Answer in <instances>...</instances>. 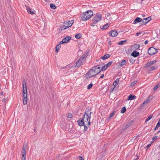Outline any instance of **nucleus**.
I'll return each mask as SVG.
<instances>
[{"label": "nucleus", "mask_w": 160, "mask_h": 160, "mask_svg": "<svg viewBox=\"0 0 160 160\" xmlns=\"http://www.w3.org/2000/svg\"><path fill=\"white\" fill-rule=\"evenodd\" d=\"M84 114L82 118H80L77 121L78 125L80 126H82L84 124V120L85 119V116L87 117V120L90 119L91 117V115L92 113L91 108H87L85 111Z\"/></svg>", "instance_id": "nucleus-1"}, {"label": "nucleus", "mask_w": 160, "mask_h": 160, "mask_svg": "<svg viewBox=\"0 0 160 160\" xmlns=\"http://www.w3.org/2000/svg\"><path fill=\"white\" fill-rule=\"evenodd\" d=\"M22 93H23V104H26L27 103V92L26 82L25 81H23L22 82Z\"/></svg>", "instance_id": "nucleus-2"}, {"label": "nucleus", "mask_w": 160, "mask_h": 160, "mask_svg": "<svg viewBox=\"0 0 160 160\" xmlns=\"http://www.w3.org/2000/svg\"><path fill=\"white\" fill-rule=\"evenodd\" d=\"M93 15V12L92 11H88L81 14L80 18L82 20L86 21L90 19Z\"/></svg>", "instance_id": "nucleus-3"}, {"label": "nucleus", "mask_w": 160, "mask_h": 160, "mask_svg": "<svg viewBox=\"0 0 160 160\" xmlns=\"http://www.w3.org/2000/svg\"><path fill=\"white\" fill-rule=\"evenodd\" d=\"M95 76L97 77L96 74L95 73L92 68L90 69L85 75V77L88 79Z\"/></svg>", "instance_id": "nucleus-4"}, {"label": "nucleus", "mask_w": 160, "mask_h": 160, "mask_svg": "<svg viewBox=\"0 0 160 160\" xmlns=\"http://www.w3.org/2000/svg\"><path fill=\"white\" fill-rule=\"evenodd\" d=\"M100 65H97L92 68V69L95 72V73L96 74L97 77H99V73L101 71H102V68L99 67Z\"/></svg>", "instance_id": "nucleus-5"}, {"label": "nucleus", "mask_w": 160, "mask_h": 160, "mask_svg": "<svg viewBox=\"0 0 160 160\" xmlns=\"http://www.w3.org/2000/svg\"><path fill=\"white\" fill-rule=\"evenodd\" d=\"M73 23V20L67 21L65 23L67 25V26H63L61 28V31H62L63 30H65L71 27Z\"/></svg>", "instance_id": "nucleus-6"}, {"label": "nucleus", "mask_w": 160, "mask_h": 160, "mask_svg": "<svg viewBox=\"0 0 160 160\" xmlns=\"http://www.w3.org/2000/svg\"><path fill=\"white\" fill-rule=\"evenodd\" d=\"M157 50L153 47L149 48L148 50V53L150 55H153L155 54L157 52Z\"/></svg>", "instance_id": "nucleus-7"}, {"label": "nucleus", "mask_w": 160, "mask_h": 160, "mask_svg": "<svg viewBox=\"0 0 160 160\" xmlns=\"http://www.w3.org/2000/svg\"><path fill=\"white\" fill-rule=\"evenodd\" d=\"M83 57H81L76 63V65L75 67H79L80 66L82 63L84 61Z\"/></svg>", "instance_id": "nucleus-8"}, {"label": "nucleus", "mask_w": 160, "mask_h": 160, "mask_svg": "<svg viewBox=\"0 0 160 160\" xmlns=\"http://www.w3.org/2000/svg\"><path fill=\"white\" fill-rule=\"evenodd\" d=\"M101 15H96L94 17V18L92 19V21H94V22H98L101 20Z\"/></svg>", "instance_id": "nucleus-9"}, {"label": "nucleus", "mask_w": 160, "mask_h": 160, "mask_svg": "<svg viewBox=\"0 0 160 160\" xmlns=\"http://www.w3.org/2000/svg\"><path fill=\"white\" fill-rule=\"evenodd\" d=\"M152 96H150L148 97L147 99L143 102L141 105V106L142 107H143L145 105L147 104L151 100H152Z\"/></svg>", "instance_id": "nucleus-10"}, {"label": "nucleus", "mask_w": 160, "mask_h": 160, "mask_svg": "<svg viewBox=\"0 0 160 160\" xmlns=\"http://www.w3.org/2000/svg\"><path fill=\"white\" fill-rule=\"evenodd\" d=\"M157 62V60L152 61L149 62H148L146 64H145L144 67L145 68H147L150 67L154 63H155Z\"/></svg>", "instance_id": "nucleus-11"}, {"label": "nucleus", "mask_w": 160, "mask_h": 160, "mask_svg": "<svg viewBox=\"0 0 160 160\" xmlns=\"http://www.w3.org/2000/svg\"><path fill=\"white\" fill-rule=\"evenodd\" d=\"M151 20L150 17H149L146 18H144L142 20V25H145L147 23L149 22Z\"/></svg>", "instance_id": "nucleus-12"}, {"label": "nucleus", "mask_w": 160, "mask_h": 160, "mask_svg": "<svg viewBox=\"0 0 160 160\" xmlns=\"http://www.w3.org/2000/svg\"><path fill=\"white\" fill-rule=\"evenodd\" d=\"M110 36L112 37H115L118 35V32L116 30H112L109 32Z\"/></svg>", "instance_id": "nucleus-13"}, {"label": "nucleus", "mask_w": 160, "mask_h": 160, "mask_svg": "<svg viewBox=\"0 0 160 160\" xmlns=\"http://www.w3.org/2000/svg\"><path fill=\"white\" fill-rule=\"evenodd\" d=\"M112 62H109L107 64L104 65V66H102V71L105 70L108 68L112 64Z\"/></svg>", "instance_id": "nucleus-14"}, {"label": "nucleus", "mask_w": 160, "mask_h": 160, "mask_svg": "<svg viewBox=\"0 0 160 160\" xmlns=\"http://www.w3.org/2000/svg\"><path fill=\"white\" fill-rule=\"evenodd\" d=\"M27 10L28 13L30 14H33L36 13L35 11L33 10L32 11L31 8L28 7H27Z\"/></svg>", "instance_id": "nucleus-15"}, {"label": "nucleus", "mask_w": 160, "mask_h": 160, "mask_svg": "<svg viewBox=\"0 0 160 160\" xmlns=\"http://www.w3.org/2000/svg\"><path fill=\"white\" fill-rule=\"evenodd\" d=\"M136 98V97L135 95H133L132 94L129 95L128 97L127 100H133Z\"/></svg>", "instance_id": "nucleus-16"}, {"label": "nucleus", "mask_w": 160, "mask_h": 160, "mask_svg": "<svg viewBox=\"0 0 160 160\" xmlns=\"http://www.w3.org/2000/svg\"><path fill=\"white\" fill-rule=\"evenodd\" d=\"M158 68L157 66H152L148 68V71L150 72Z\"/></svg>", "instance_id": "nucleus-17"}, {"label": "nucleus", "mask_w": 160, "mask_h": 160, "mask_svg": "<svg viewBox=\"0 0 160 160\" xmlns=\"http://www.w3.org/2000/svg\"><path fill=\"white\" fill-rule=\"evenodd\" d=\"M139 52L137 51H133L131 54V55L134 57H136L139 55Z\"/></svg>", "instance_id": "nucleus-18"}, {"label": "nucleus", "mask_w": 160, "mask_h": 160, "mask_svg": "<svg viewBox=\"0 0 160 160\" xmlns=\"http://www.w3.org/2000/svg\"><path fill=\"white\" fill-rule=\"evenodd\" d=\"M110 57V55L109 54H106L103 56L101 57V58L103 60H105L106 59Z\"/></svg>", "instance_id": "nucleus-19"}, {"label": "nucleus", "mask_w": 160, "mask_h": 160, "mask_svg": "<svg viewBox=\"0 0 160 160\" xmlns=\"http://www.w3.org/2000/svg\"><path fill=\"white\" fill-rule=\"evenodd\" d=\"M87 118L84 120V122L85 124H86V125H88V126H89L90 124V119L87 120V117H86Z\"/></svg>", "instance_id": "nucleus-20"}, {"label": "nucleus", "mask_w": 160, "mask_h": 160, "mask_svg": "<svg viewBox=\"0 0 160 160\" xmlns=\"http://www.w3.org/2000/svg\"><path fill=\"white\" fill-rule=\"evenodd\" d=\"M141 21L142 22V19L141 18L139 17L137 18L134 21L133 23L135 24L138 22H140Z\"/></svg>", "instance_id": "nucleus-21"}, {"label": "nucleus", "mask_w": 160, "mask_h": 160, "mask_svg": "<svg viewBox=\"0 0 160 160\" xmlns=\"http://www.w3.org/2000/svg\"><path fill=\"white\" fill-rule=\"evenodd\" d=\"M71 37L69 36L66 37L65 38H64L62 40L64 41H65L66 42V43L68 42L71 39Z\"/></svg>", "instance_id": "nucleus-22"}, {"label": "nucleus", "mask_w": 160, "mask_h": 160, "mask_svg": "<svg viewBox=\"0 0 160 160\" xmlns=\"http://www.w3.org/2000/svg\"><path fill=\"white\" fill-rule=\"evenodd\" d=\"M160 87V82L157 83L153 88V91H155Z\"/></svg>", "instance_id": "nucleus-23"}, {"label": "nucleus", "mask_w": 160, "mask_h": 160, "mask_svg": "<svg viewBox=\"0 0 160 160\" xmlns=\"http://www.w3.org/2000/svg\"><path fill=\"white\" fill-rule=\"evenodd\" d=\"M61 48V45L60 44H58L56 47V52H58Z\"/></svg>", "instance_id": "nucleus-24"}, {"label": "nucleus", "mask_w": 160, "mask_h": 160, "mask_svg": "<svg viewBox=\"0 0 160 160\" xmlns=\"http://www.w3.org/2000/svg\"><path fill=\"white\" fill-rule=\"evenodd\" d=\"M140 48V45L138 44H135L133 46V48L135 50H138Z\"/></svg>", "instance_id": "nucleus-25"}, {"label": "nucleus", "mask_w": 160, "mask_h": 160, "mask_svg": "<svg viewBox=\"0 0 160 160\" xmlns=\"http://www.w3.org/2000/svg\"><path fill=\"white\" fill-rule=\"evenodd\" d=\"M111 88L110 89V93H112V92L114 90H115V91H116L117 90L116 88H115V87H113V86H111Z\"/></svg>", "instance_id": "nucleus-26"}, {"label": "nucleus", "mask_w": 160, "mask_h": 160, "mask_svg": "<svg viewBox=\"0 0 160 160\" xmlns=\"http://www.w3.org/2000/svg\"><path fill=\"white\" fill-rule=\"evenodd\" d=\"M119 81H114V82H113V85L114 87H115V88L118 85L119 83Z\"/></svg>", "instance_id": "nucleus-27"}, {"label": "nucleus", "mask_w": 160, "mask_h": 160, "mask_svg": "<svg viewBox=\"0 0 160 160\" xmlns=\"http://www.w3.org/2000/svg\"><path fill=\"white\" fill-rule=\"evenodd\" d=\"M153 115L152 114H150L148 118L145 120V122H148L149 120H150L152 117Z\"/></svg>", "instance_id": "nucleus-28"}, {"label": "nucleus", "mask_w": 160, "mask_h": 160, "mask_svg": "<svg viewBox=\"0 0 160 160\" xmlns=\"http://www.w3.org/2000/svg\"><path fill=\"white\" fill-rule=\"evenodd\" d=\"M110 26V24L109 23H107L103 26L102 29H107Z\"/></svg>", "instance_id": "nucleus-29"}, {"label": "nucleus", "mask_w": 160, "mask_h": 160, "mask_svg": "<svg viewBox=\"0 0 160 160\" xmlns=\"http://www.w3.org/2000/svg\"><path fill=\"white\" fill-rule=\"evenodd\" d=\"M50 8L53 9H55L57 7L56 6H55L54 4L53 3H51L50 4Z\"/></svg>", "instance_id": "nucleus-30"}, {"label": "nucleus", "mask_w": 160, "mask_h": 160, "mask_svg": "<svg viewBox=\"0 0 160 160\" xmlns=\"http://www.w3.org/2000/svg\"><path fill=\"white\" fill-rule=\"evenodd\" d=\"M126 64V61L125 60H123L122 62L120 64V65L121 66H123Z\"/></svg>", "instance_id": "nucleus-31"}, {"label": "nucleus", "mask_w": 160, "mask_h": 160, "mask_svg": "<svg viewBox=\"0 0 160 160\" xmlns=\"http://www.w3.org/2000/svg\"><path fill=\"white\" fill-rule=\"evenodd\" d=\"M81 35L80 33H78L75 35V37L77 39H79L81 37Z\"/></svg>", "instance_id": "nucleus-32"}, {"label": "nucleus", "mask_w": 160, "mask_h": 160, "mask_svg": "<svg viewBox=\"0 0 160 160\" xmlns=\"http://www.w3.org/2000/svg\"><path fill=\"white\" fill-rule=\"evenodd\" d=\"M126 108L124 107H123L121 110V113H124L126 111Z\"/></svg>", "instance_id": "nucleus-33"}, {"label": "nucleus", "mask_w": 160, "mask_h": 160, "mask_svg": "<svg viewBox=\"0 0 160 160\" xmlns=\"http://www.w3.org/2000/svg\"><path fill=\"white\" fill-rule=\"evenodd\" d=\"M83 124H84L82 126H84V130L85 132H86V131H87V130H88V127H87L86 125V124H85V123L84 122Z\"/></svg>", "instance_id": "nucleus-34"}, {"label": "nucleus", "mask_w": 160, "mask_h": 160, "mask_svg": "<svg viewBox=\"0 0 160 160\" xmlns=\"http://www.w3.org/2000/svg\"><path fill=\"white\" fill-rule=\"evenodd\" d=\"M137 82V81H134L132 82H131L130 85V86L131 87L135 84Z\"/></svg>", "instance_id": "nucleus-35"}, {"label": "nucleus", "mask_w": 160, "mask_h": 160, "mask_svg": "<svg viewBox=\"0 0 160 160\" xmlns=\"http://www.w3.org/2000/svg\"><path fill=\"white\" fill-rule=\"evenodd\" d=\"M127 40H125L124 41H120L118 43V44L119 45H122L124 42H126Z\"/></svg>", "instance_id": "nucleus-36"}, {"label": "nucleus", "mask_w": 160, "mask_h": 160, "mask_svg": "<svg viewBox=\"0 0 160 160\" xmlns=\"http://www.w3.org/2000/svg\"><path fill=\"white\" fill-rule=\"evenodd\" d=\"M93 86V84L92 83L90 84L87 87V89H90Z\"/></svg>", "instance_id": "nucleus-37"}, {"label": "nucleus", "mask_w": 160, "mask_h": 160, "mask_svg": "<svg viewBox=\"0 0 160 160\" xmlns=\"http://www.w3.org/2000/svg\"><path fill=\"white\" fill-rule=\"evenodd\" d=\"M88 56V53L87 52H85L83 55L81 57H83V60H85V58L87 57Z\"/></svg>", "instance_id": "nucleus-38"}, {"label": "nucleus", "mask_w": 160, "mask_h": 160, "mask_svg": "<svg viewBox=\"0 0 160 160\" xmlns=\"http://www.w3.org/2000/svg\"><path fill=\"white\" fill-rule=\"evenodd\" d=\"M115 114V112H113L112 113H111L109 116L108 119H110Z\"/></svg>", "instance_id": "nucleus-39"}, {"label": "nucleus", "mask_w": 160, "mask_h": 160, "mask_svg": "<svg viewBox=\"0 0 160 160\" xmlns=\"http://www.w3.org/2000/svg\"><path fill=\"white\" fill-rule=\"evenodd\" d=\"M68 118H71L72 117V115L70 113H69L68 114Z\"/></svg>", "instance_id": "nucleus-40"}, {"label": "nucleus", "mask_w": 160, "mask_h": 160, "mask_svg": "<svg viewBox=\"0 0 160 160\" xmlns=\"http://www.w3.org/2000/svg\"><path fill=\"white\" fill-rule=\"evenodd\" d=\"M25 157H26V154H25V153L24 152V153L22 154V159L24 158V159H25V160H26Z\"/></svg>", "instance_id": "nucleus-41"}, {"label": "nucleus", "mask_w": 160, "mask_h": 160, "mask_svg": "<svg viewBox=\"0 0 160 160\" xmlns=\"http://www.w3.org/2000/svg\"><path fill=\"white\" fill-rule=\"evenodd\" d=\"M66 43V42H65V41H64V40H62V41L61 42H60L59 44H60V45H61V44H62L63 43Z\"/></svg>", "instance_id": "nucleus-42"}, {"label": "nucleus", "mask_w": 160, "mask_h": 160, "mask_svg": "<svg viewBox=\"0 0 160 160\" xmlns=\"http://www.w3.org/2000/svg\"><path fill=\"white\" fill-rule=\"evenodd\" d=\"M130 61L131 63H133L135 62V60L131 58L130 59Z\"/></svg>", "instance_id": "nucleus-43"}, {"label": "nucleus", "mask_w": 160, "mask_h": 160, "mask_svg": "<svg viewBox=\"0 0 160 160\" xmlns=\"http://www.w3.org/2000/svg\"><path fill=\"white\" fill-rule=\"evenodd\" d=\"M158 138V136H155L152 138V140H153V141H154L155 140H156Z\"/></svg>", "instance_id": "nucleus-44"}, {"label": "nucleus", "mask_w": 160, "mask_h": 160, "mask_svg": "<svg viewBox=\"0 0 160 160\" xmlns=\"http://www.w3.org/2000/svg\"><path fill=\"white\" fill-rule=\"evenodd\" d=\"M100 74H99V77H97V78H99V79L100 78H102L104 76V74H102L101 76H100Z\"/></svg>", "instance_id": "nucleus-45"}, {"label": "nucleus", "mask_w": 160, "mask_h": 160, "mask_svg": "<svg viewBox=\"0 0 160 160\" xmlns=\"http://www.w3.org/2000/svg\"><path fill=\"white\" fill-rule=\"evenodd\" d=\"M55 2L56 3H57L58 5L60 4V2L58 0H55Z\"/></svg>", "instance_id": "nucleus-46"}, {"label": "nucleus", "mask_w": 160, "mask_h": 160, "mask_svg": "<svg viewBox=\"0 0 160 160\" xmlns=\"http://www.w3.org/2000/svg\"><path fill=\"white\" fill-rule=\"evenodd\" d=\"M93 22L91 24V25L92 26H94L95 25L96 23L97 22H94V21H92Z\"/></svg>", "instance_id": "nucleus-47"}, {"label": "nucleus", "mask_w": 160, "mask_h": 160, "mask_svg": "<svg viewBox=\"0 0 160 160\" xmlns=\"http://www.w3.org/2000/svg\"><path fill=\"white\" fill-rule=\"evenodd\" d=\"M78 159L79 160H84L83 158L81 156H78Z\"/></svg>", "instance_id": "nucleus-48"}, {"label": "nucleus", "mask_w": 160, "mask_h": 160, "mask_svg": "<svg viewBox=\"0 0 160 160\" xmlns=\"http://www.w3.org/2000/svg\"><path fill=\"white\" fill-rule=\"evenodd\" d=\"M68 66H66L64 67H60V68L62 69H66L67 68V67Z\"/></svg>", "instance_id": "nucleus-49"}, {"label": "nucleus", "mask_w": 160, "mask_h": 160, "mask_svg": "<svg viewBox=\"0 0 160 160\" xmlns=\"http://www.w3.org/2000/svg\"><path fill=\"white\" fill-rule=\"evenodd\" d=\"M141 34V32H139L137 33L136 34V36H138L139 35Z\"/></svg>", "instance_id": "nucleus-50"}, {"label": "nucleus", "mask_w": 160, "mask_h": 160, "mask_svg": "<svg viewBox=\"0 0 160 160\" xmlns=\"http://www.w3.org/2000/svg\"><path fill=\"white\" fill-rule=\"evenodd\" d=\"M160 127V126H158V124H157L156 125V127H155V128H154V130H156L157 129H158V128L159 127Z\"/></svg>", "instance_id": "nucleus-51"}, {"label": "nucleus", "mask_w": 160, "mask_h": 160, "mask_svg": "<svg viewBox=\"0 0 160 160\" xmlns=\"http://www.w3.org/2000/svg\"><path fill=\"white\" fill-rule=\"evenodd\" d=\"M116 77L117 76H116L115 77H114V78H113V79H116V80H119V79H120V78H116Z\"/></svg>", "instance_id": "nucleus-52"}, {"label": "nucleus", "mask_w": 160, "mask_h": 160, "mask_svg": "<svg viewBox=\"0 0 160 160\" xmlns=\"http://www.w3.org/2000/svg\"><path fill=\"white\" fill-rule=\"evenodd\" d=\"M157 124L158 125V126H160V119H159Z\"/></svg>", "instance_id": "nucleus-53"}, {"label": "nucleus", "mask_w": 160, "mask_h": 160, "mask_svg": "<svg viewBox=\"0 0 160 160\" xmlns=\"http://www.w3.org/2000/svg\"><path fill=\"white\" fill-rule=\"evenodd\" d=\"M2 101V102H5L6 101V100L5 98H4L3 99Z\"/></svg>", "instance_id": "nucleus-54"}, {"label": "nucleus", "mask_w": 160, "mask_h": 160, "mask_svg": "<svg viewBox=\"0 0 160 160\" xmlns=\"http://www.w3.org/2000/svg\"><path fill=\"white\" fill-rule=\"evenodd\" d=\"M148 41L146 40L144 42V44L146 45L148 43Z\"/></svg>", "instance_id": "nucleus-55"}, {"label": "nucleus", "mask_w": 160, "mask_h": 160, "mask_svg": "<svg viewBox=\"0 0 160 160\" xmlns=\"http://www.w3.org/2000/svg\"><path fill=\"white\" fill-rule=\"evenodd\" d=\"M151 146V144H148L147 146V148H149Z\"/></svg>", "instance_id": "nucleus-56"}, {"label": "nucleus", "mask_w": 160, "mask_h": 160, "mask_svg": "<svg viewBox=\"0 0 160 160\" xmlns=\"http://www.w3.org/2000/svg\"><path fill=\"white\" fill-rule=\"evenodd\" d=\"M22 150H23V151L24 152L25 151H26V150H25V148H23V149H22Z\"/></svg>", "instance_id": "nucleus-57"}, {"label": "nucleus", "mask_w": 160, "mask_h": 160, "mask_svg": "<svg viewBox=\"0 0 160 160\" xmlns=\"http://www.w3.org/2000/svg\"><path fill=\"white\" fill-rule=\"evenodd\" d=\"M112 43H111V41H109V42H108V44L109 45H111V44Z\"/></svg>", "instance_id": "nucleus-58"}, {"label": "nucleus", "mask_w": 160, "mask_h": 160, "mask_svg": "<svg viewBox=\"0 0 160 160\" xmlns=\"http://www.w3.org/2000/svg\"><path fill=\"white\" fill-rule=\"evenodd\" d=\"M142 16L143 17H144L145 16V15L144 14H142Z\"/></svg>", "instance_id": "nucleus-59"}, {"label": "nucleus", "mask_w": 160, "mask_h": 160, "mask_svg": "<svg viewBox=\"0 0 160 160\" xmlns=\"http://www.w3.org/2000/svg\"><path fill=\"white\" fill-rule=\"evenodd\" d=\"M24 152L25 153V154H26V151H25V152H24V151H23V152H22V153L23 154V153H24Z\"/></svg>", "instance_id": "nucleus-60"}, {"label": "nucleus", "mask_w": 160, "mask_h": 160, "mask_svg": "<svg viewBox=\"0 0 160 160\" xmlns=\"http://www.w3.org/2000/svg\"><path fill=\"white\" fill-rule=\"evenodd\" d=\"M3 92H1V95H2L3 94Z\"/></svg>", "instance_id": "nucleus-61"}, {"label": "nucleus", "mask_w": 160, "mask_h": 160, "mask_svg": "<svg viewBox=\"0 0 160 160\" xmlns=\"http://www.w3.org/2000/svg\"><path fill=\"white\" fill-rule=\"evenodd\" d=\"M45 0V2H48V0Z\"/></svg>", "instance_id": "nucleus-62"}, {"label": "nucleus", "mask_w": 160, "mask_h": 160, "mask_svg": "<svg viewBox=\"0 0 160 160\" xmlns=\"http://www.w3.org/2000/svg\"><path fill=\"white\" fill-rule=\"evenodd\" d=\"M160 132V130H159L158 131V132L157 133H158L159 132Z\"/></svg>", "instance_id": "nucleus-63"}, {"label": "nucleus", "mask_w": 160, "mask_h": 160, "mask_svg": "<svg viewBox=\"0 0 160 160\" xmlns=\"http://www.w3.org/2000/svg\"><path fill=\"white\" fill-rule=\"evenodd\" d=\"M21 160H25V159H24V158L22 159Z\"/></svg>", "instance_id": "nucleus-64"}]
</instances>
